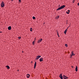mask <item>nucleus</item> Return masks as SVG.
<instances>
[{
    "label": "nucleus",
    "instance_id": "obj_1",
    "mask_svg": "<svg viewBox=\"0 0 79 79\" xmlns=\"http://www.w3.org/2000/svg\"><path fill=\"white\" fill-rule=\"evenodd\" d=\"M65 7V5H64L58 8L57 10H61V9H63V8H64Z\"/></svg>",
    "mask_w": 79,
    "mask_h": 79
},
{
    "label": "nucleus",
    "instance_id": "obj_2",
    "mask_svg": "<svg viewBox=\"0 0 79 79\" xmlns=\"http://www.w3.org/2000/svg\"><path fill=\"white\" fill-rule=\"evenodd\" d=\"M1 5V7H3L4 6H5V3H4L3 2H2Z\"/></svg>",
    "mask_w": 79,
    "mask_h": 79
},
{
    "label": "nucleus",
    "instance_id": "obj_3",
    "mask_svg": "<svg viewBox=\"0 0 79 79\" xmlns=\"http://www.w3.org/2000/svg\"><path fill=\"white\" fill-rule=\"evenodd\" d=\"M63 78L64 79H68V77H67L66 76H65V75H64L63 76Z\"/></svg>",
    "mask_w": 79,
    "mask_h": 79
},
{
    "label": "nucleus",
    "instance_id": "obj_4",
    "mask_svg": "<svg viewBox=\"0 0 79 79\" xmlns=\"http://www.w3.org/2000/svg\"><path fill=\"white\" fill-rule=\"evenodd\" d=\"M40 57H41V56H37L36 57V60H39V59L40 58Z\"/></svg>",
    "mask_w": 79,
    "mask_h": 79
},
{
    "label": "nucleus",
    "instance_id": "obj_5",
    "mask_svg": "<svg viewBox=\"0 0 79 79\" xmlns=\"http://www.w3.org/2000/svg\"><path fill=\"white\" fill-rule=\"evenodd\" d=\"M42 41V39H41L40 40H38V43H39L40 42H41Z\"/></svg>",
    "mask_w": 79,
    "mask_h": 79
},
{
    "label": "nucleus",
    "instance_id": "obj_6",
    "mask_svg": "<svg viewBox=\"0 0 79 79\" xmlns=\"http://www.w3.org/2000/svg\"><path fill=\"white\" fill-rule=\"evenodd\" d=\"M26 77H27V78H29V77H30V75H29V74H28L26 75Z\"/></svg>",
    "mask_w": 79,
    "mask_h": 79
},
{
    "label": "nucleus",
    "instance_id": "obj_7",
    "mask_svg": "<svg viewBox=\"0 0 79 79\" xmlns=\"http://www.w3.org/2000/svg\"><path fill=\"white\" fill-rule=\"evenodd\" d=\"M68 28H67L66 30H65L64 31V34H66V32H67V31H68Z\"/></svg>",
    "mask_w": 79,
    "mask_h": 79
},
{
    "label": "nucleus",
    "instance_id": "obj_8",
    "mask_svg": "<svg viewBox=\"0 0 79 79\" xmlns=\"http://www.w3.org/2000/svg\"><path fill=\"white\" fill-rule=\"evenodd\" d=\"M8 30H11V26H9L8 27Z\"/></svg>",
    "mask_w": 79,
    "mask_h": 79
},
{
    "label": "nucleus",
    "instance_id": "obj_9",
    "mask_svg": "<svg viewBox=\"0 0 79 79\" xmlns=\"http://www.w3.org/2000/svg\"><path fill=\"white\" fill-rule=\"evenodd\" d=\"M36 62H35L34 64V69H35V68L36 67Z\"/></svg>",
    "mask_w": 79,
    "mask_h": 79
},
{
    "label": "nucleus",
    "instance_id": "obj_10",
    "mask_svg": "<svg viewBox=\"0 0 79 79\" xmlns=\"http://www.w3.org/2000/svg\"><path fill=\"white\" fill-rule=\"evenodd\" d=\"M75 71H78L77 66H76V67L75 68Z\"/></svg>",
    "mask_w": 79,
    "mask_h": 79
},
{
    "label": "nucleus",
    "instance_id": "obj_11",
    "mask_svg": "<svg viewBox=\"0 0 79 79\" xmlns=\"http://www.w3.org/2000/svg\"><path fill=\"white\" fill-rule=\"evenodd\" d=\"M40 62L42 61H43V58H41L40 59Z\"/></svg>",
    "mask_w": 79,
    "mask_h": 79
},
{
    "label": "nucleus",
    "instance_id": "obj_12",
    "mask_svg": "<svg viewBox=\"0 0 79 79\" xmlns=\"http://www.w3.org/2000/svg\"><path fill=\"white\" fill-rule=\"evenodd\" d=\"M60 18V16H56V19H58V18Z\"/></svg>",
    "mask_w": 79,
    "mask_h": 79
},
{
    "label": "nucleus",
    "instance_id": "obj_13",
    "mask_svg": "<svg viewBox=\"0 0 79 79\" xmlns=\"http://www.w3.org/2000/svg\"><path fill=\"white\" fill-rule=\"evenodd\" d=\"M72 54L73 55V56H74V55H75V54H74V52H73V51L72 52Z\"/></svg>",
    "mask_w": 79,
    "mask_h": 79
},
{
    "label": "nucleus",
    "instance_id": "obj_14",
    "mask_svg": "<svg viewBox=\"0 0 79 79\" xmlns=\"http://www.w3.org/2000/svg\"><path fill=\"white\" fill-rule=\"evenodd\" d=\"M6 67H7V69H10V67H9V66L8 65L6 66Z\"/></svg>",
    "mask_w": 79,
    "mask_h": 79
},
{
    "label": "nucleus",
    "instance_id": "obj_15",
    "mask_svg": "<svg viewBox=\"0 0 79 79\" xmlns=\"http://www.w3.org/2000/svg\"><path fill=\"white\" fill-rule=\"evenodd\" d=\"M65 47H68V44H65Z\"/></svg>",
    "mask_w": 79,
    "mask_h": 79
},
{
    "label": "nucleus",
    "instance_id": "obj_16",
    "mask_svg": "<svg viewBox=\"0 0 79 79\" xmlns=\"http://www.w3.org/2000/svg\"><path fill=\"white\" fill-rule=\"evenodd\" d=\"M33 19H35V17H34V16H33Z\"/></svg>",
    "mask_w": 79,
    "mask_h": 79
},
{
    "label": "nucleus",
    "instance_id": "obj_17",
    "mask_svg": "<svg viewBox=\"0 0 79 79\" xmlns=\"http://www.w3.org/2000/svg\"><path fill=\"white\" fill-rule=\"evenodd\" d=\"M32 28H30V31H31V32H32Z\"/></svg>",
    "mask_w": 79,
    "mask_h": 79
},
{
    "label": "nucleus",
    "instance_id": "obj_18",
    "mask_svg": "<svg viewBox=\"0 0 79 79\" xmlns=\"http://www.w3.org/2000/svg\"><path fill=\"white\" fill-rule=\"evenodd\" d=\"M35 42V41H34L33 42V45H34Z\"/></svg>",
    "mask_w": 79,
    "mask_h": 79
},
{
    "label": "nucleus",
    "instance_id": "obj_19",
    "mask_svg": "<svg viewBox=\"0 0 79 79\" xmlns=\"http://www.w3.org/2000/svg\"><path fill=\"white\" fill-rule=\"evenodd\" d=\"M66 13L67 14H69V12H66Z\"/></svg>",
    "mask_w": 79,
    "mask_h": 79
},
{
    "label": "nucleus",
    "instance_id": "obj_20",
    "mask_svg": "<svg viewBox=\"0 0 79 79\" xmlns=\"http://www.w3.org/2000/svg\"><path fill=\"white\" fill-rule=\"evenodd\" d=\"M18 38L19 39H21V37H18Z\"/></svg>",
    "mask_w": 79,
    "mask_h": 79
},
{
    "label": "nucleus",
    "instance_id": "obj_21",
    "mask_svg": "<svg viewBox=\"0 0 79 79\" xmlns=\"http://www.w3.org/2000/svg\"><path fill=\"white\" fill-rule=\"evenodd\" d=\"M73 54H71V56H70V58L71 57H72V56H73Z\"/></svg>",
    "mask_w": 79,
    "mask_h": 79
},
{
    "label": "nucleus",
    "instance_id": "obj_22",
    "mask_svg": "<svg viewBox=\"0 0 79 79\" xmlns=\"http://www.w3.org/2000/svg\"><path fill=\"white\" fill-rule=\"evenodd\" d=\"M57 35L59 36V37H60V36H59V35L58 34V32H57Z\"/></svg>",
    "mask_w": 79,
    "mask_h": 79
},
{
    "label": "nucleus",
    "instance_id": "obj_23",
    "mask_svg": "<svg viewBox=\"0 0 79 79\" xmlns=\"http://www.w3.org/2000/svg\"><path fill=\"white\" fill-rule=\"evenodd\" d=\"M19 2H21V0H19Z\"/></svg>",
    "mask_w": 79,
    "mask_h": 79
},
{
    "label": "nucleus",
    "instance_id": "obj_24",
    "mask_svg": "<svg viewBox=\"0 0 79 79\" xmlns=\"http://www.w3.org/2000/svg\"><path fill=\"white\" fill-rule=\"evenodd\" d=\"M75 1V0H73V3H74V1Z\"/></svg>",
    "mask_w": 79,
    "mask_h": 79
},
{
    "label": "nucleus",
    "instance_id": "obj_25",
    "mask_svg": "<svg viewBox=\"0 0 79 79\" xmlns=\"http://www.w3.org/2000/svg\"><path fill=\"white\" fill-rule=\"evenodd\" d=\"M68 11L69 12H69H70V10H68Z\"/></svg>",
    "mask_w": 79,
    "mask_h": 79
},
{
    "label": "nucleus",
    "instance_id": "obj_26",
    "mask_svg": "<svg viewBox=\"0 0 79 79\" xmlns=\"http://www.w3.org/2000/svg\"><path fill=\"white\" fill-rule=\"evenodd\" d=\"M77 5H78V6H79V3H78Z\"/></svg>",
    "mask_w": 79,
    "mask_h": 79
},
{
    "label": "nucleus",
    "instance_id": "obj_27",
    "mask_svg": "<svg viewBox=\"0 0 79 79\" xmlns=\"http://www.w3.org/2000/svg\"><path fill=\"white\" fill-rule=\"evenodd\" d=\"M11 2H13V0H11Z\"/></svg>",
    "mask_w": 79,
    "mask_h": 79
},
{
    "label": "nucleus",
    "instance_id": "obj_28",
    "mask_svg": "<svg viewBox=\"0 0 79 79\" xmlns=\"http://www.w3.org/2000/svg\"><path fill=\"white\" fill-rule=\"evenodd\" d=\"M0 33H2V31H0Z\"/></svg>",
    "mask_w": 79,
    "mask_h": 79
},
{
    "label": "nucleus",
    "instance_id": "obj_29",
    "mask_svg": "<svg viewBox=\"0 0 79 79\" xmlns=\"http://www.w3.org/2000/svg\"><path fill=\"white\" fill-rule=\"evenodd\" d=\"M17 71H19V70H18Z\"/></svg>",
    "mask_w": 79,
    "mask_h": 79
},
{
    "label": "nucleus",
    "instance_id": "obj_30",
    "mask_svg": "<svg viewBox=\"0 0 79 79\" xmlns=\"http://www.w3.org/2000/svg\"><path fill=\"white\" fill-rule=\"evenodd\" d=\"M22 52L23 53V51H22Z\"/></svg>",
    "mask_w": 79,
    "mask_h": 79
}]
</instances>
